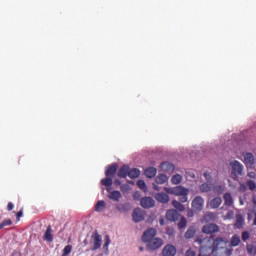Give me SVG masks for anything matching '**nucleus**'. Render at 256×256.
I'll list each match as a JSON object with an SVG mask.
<instances>
[{
  "label": "nucleus",
  "mask_w": 256,
  "mask_h": 256,
  "mask_svg": "<svg viewBox=\"0 0 256 256\" xmlns=\"http://www.w3.org/2000/svg\"><path fill=\"white\" fill-rule=\"evenodd\" d=\"M221 203H223L221 197H215L210 201L209 206L211 209H219V207H221Z\"/></svg>",
  "instance_id": "obj_21"
},
{
  "label": "nucleus",
  "mask_w": 256,
  "mask_h": 256,
  "mask_svg": "<svg viewBox=\"0 0 256 256\" xmlns=\"http://www.w3.org/2000/svg\"><path fill=\"white\" fill-rule=\"evenodd\" d=\"M185 227H187V218L186 217H182L180 219V221L178 222V228L185 229Z\"/></svg>",
  "instance_id": "obj_36"
},
{
  "label": "nucleus",
  "mask_w": 256,
  "mask_h": 256,
  "mask_svg": "<svg viewBox=\"0 0 256 256\" xmlns=\"http://www.w3.org/2000/svg\"><path fill=\"white\" fill-rule=\"evenodd\" d=\"M195 213L193 212V210L188 209L187 210V217H194Z\"/></svg>",
  "instance_id": "obj_45"
},
{
  "label": "nucleus",
  "mask_w": 256,
  "mask_h": 256,
  "mask_svg": "<svg viewBox=\"0 0 256 256\" xmlns=\"http://www.w3.org/2000/svg\"><path fill=\"white\" fill-rule=\"evenodd\" d=\"M244 163L246 167H252V165L255 163V156L253 153L244 154Z\"/></svg>",
  "instance_id": "obj_17"
},
{
  "label": "nucleus",
  "mask_w": 256,
  "mask_h": 256,
  "mask_svg": "<svg viewBox=\"0 0 256 256\" xmlns=\"http://www.w3.org/2000/svg\"><path fill=\"white\" fill-rule=\"evenodd\" d=\"M214 189H216V191H223V187L222 186H217L216 188H214Z\"/></svg>",
  "instance_id": "obj_50"
},
{
  "label": "nucleus",
  "mask_w": 256,
  "mask_h": 256,
  "mask_svg": "<svg viewBox=\"0 0 256 256\" xmlns=\"http://www.w3.org/2000/svg\"><path fill=\"white\" fill-rule=\"evenodd\" d=\"M91 238L93 241L91 251H97V249H101L102 238L99 235V232H97V230L92 234Z\"/></svg>",
  "instance_id": "obj_5"
},
{
  "label": "nucleus",
  "mask_w": 256,
  "mask_h": 256,
  "mask_svg": "<svg viewBox=\"0 0 256 256\" xmlns=\"http://www.w3.org/2000/svg\"><path fill=\"white\" fill-rule=\"evenodd\" d=\"M186 256H196L197 254L193 251V249H188L186 251Z\"/></svg>",
  "instance_id": "obj_43"
},
{
  "label": "nucleus",
  "mask_w": 256,
  "mask_h": 256,
  "mask_svg": "<svg viewBox=\"0 0 256 256\" xmlns=\"http://www.w3.org/2000/svg\"><path fill=\"white\" fill-rule=\"evenodd\" d=\"M213 247L216 251H219V249H225L227 247V239L218 237L213 242Z\"/></svg>",
  "instance_id": "obj_9"
},
{
  "label": "nucleus",
  "mask_w": 256,
  "mask_h": 256,
  "mask_svg": "<svg viewBox=\"0 0 256 256\" xmlns=\"http://www.w3.org/2000/svg\"><path fill=\"white\" fill-rule=\"evenodd\" d=\"M84 244L87 245V240H84Z\"/></svg>",
  "instance_id": "obj_56"
},
{
  "label": "nucleus",
  "mask_w": 256,
  "mask_h": 256,
  "mask_svg": "<svg viewBox=\"0 0 256 256\" xmlns=\"http://www.w3.org/2000/svg\"><path fill=\"white\" fill-rule=\"evenodd\" d=\"M172 206L174 208H176L177 211H180V212L185 211V206L183 204H181V202H179L177 200H173L172 201Z\"/></svg>",
  "instance_id": "obj_30"
},
{
  "label": "nucleus",
  "mask_w": 256,
  "mask_h": 256,
  "mask_svg": "<svg viewBox=\"0 0 256 256\" xmlns=\"http://www.w3.org/2000/svg\"><path fill=\"white\" fill-rule=\"evenodd\" d=\"M114 185H115L116 187H119V186L121 185V180L116 179V180L114 181Z\"/></svg>",
  "instance_id": "obj_47"
},
{
  "label": "nucleus",
  "mask_w": 256,
  "mask_h": 256,
  "mask_svg": "<svg viewBox=\"0 0 256 256\" xmlns=\"http://www.w3.org/2000/svg\"><path fill=\"white\" fill-rule=\"evenodd\" d=\"M231 167V177L234 179V181H237L239 179L240 175H243V164L239 161H232L230 162Z\"/></svg>",
  "instance_id": "obj_1"
},
{
  "label": "nucleus",
  "mask_w": 256,
  "mask_h": 256,
  "mask_svg": "<svg viewBox=\"0 0 256 256\" xmlns=\"http://www.w3.org/2000/svg\"><path fill=\"white\" fill-rule=\"evenodd\" d=\"M250 238H251V234L249 233V231L242 232V241L244 242L249 241Z\"/></svg>",
  "instance_id": "obj_38"
},
{
  "label": "nucleus",
  "mask_w": 256,
  "mask_h": 256,
  "mask_svg": "<svg viewBox=\"0 0 256 256\" xmlns=\"http://www.w3.org/2000/svg\"><path fill=\"white\" fill-rule=\"evenodd\" d=\"M144 175L148 177V179H153L155 175H157V168L155 167H148L144 170Z\"/></svg>",
  "instance_id": "obj_22"
},
{
  "label": "nucleus",
  "mask_w": 256,
  "mask_h": 256,
  "mask_svg": "<svg viewBox=\"0 0 256 256\" xmlns=\"http://www.w3.org/2000/svg\"><path fill=\"white\" fill-rule=\"evenodd\" d=\"M163 246V240L160 238H154L153 240H150V242L147 243V249L148 251H155Z\"/></svg>",
  "instance_id": "obj_6"
},
{
  "label": "nucleus",
  "mask_w": 256,
  "mask_h": 256,
  "mask_svg": "<svg viewBox=\"0 0 256 256\" xmlns=\"http://www.w3.org/2000/svg\"><path fill=\"white\" fill-rule=\"evenodd\" d=\"M239 245H241V237H239L237 234H234L230 240V247H239Z\"/></svg>",
  "instance_id": "obj_24"
},
{
  "label": "nucleus",
  "mask_w": 256,
  "mask_h": 256,
  "mask_svg": "<svg viewBox=\"0 0 256 256\" xmlns=\"http://www.w3.org/2000/svg\"><path fill=\"white\" fill-rule=\"evenodd\" d=\"M244 223H245V218H243V215L237 214L236 221L234 223V229H243Z\"/></svg>",
  "instance_id": "obj_19"
},
{
  "label": "nucleus",
  "mask_w": 256,
  "mask_h": 256,
  "mask_svg": "<svg viewBox=\"0 0 256 256\" xmlns=\"http://www.w3.org/2000/svg\"><path fill=\"white\" fill-rule=\"evenodd\" d=\"M189 194H182L181 196H179V201L180 203H187L188 201V196Z\"/></svg>",
  "instance_id": "obj_40"
},
{
  "label": "nucleus",
  "mask_w": 256,
  "mask_h": 256,
  "mask_svg": "<svg viewBox=\"0 0 256 256\" xmlns=\"http://www.w3.org/2000/svg\"><path fill=\"white\" fill-rule=\"evenodd\" d=\"M112 188H106L107 193H109L108 197L111 201L119 202L123 197L119 190L111 191Z\"/></svg>",
  "instance_id": "obj_10"
},
{
  "label": "nucleus",
  "mask_w": 256,
  "mask_h": 256,
  "mask_svg": "<svg viewBox=\"0 0 256 256\" xmlns=\"http://www.w3.org/2000/svg\"><path fill=\"white\" fill-rule=\"evenodd\" d=\"M140 205L144 209H151V207H155V200H153L151 197H143L140 200Z\"/></svg>",
  "instance_id": "obj_11"
},
{
  "label": "nucleus",
  "mask_w": 256,
  "mask_h": 256,
  "mask_svg": "<svg viewBox=\"0 0 256 256\" xmlns=\"http://www.w3.org/2000/svg\"><path fill=\"white\" fill-rule=\"evenodd\" d=\"M15 206L13 205V202H9L8 203V206H7V210L8 211H13V208H14Z\"/></svg>",
  "instance_id": "obj_44"
},
{
  "label": "nucleus",
  "mask_w": 256,
  "mask_h": 256,
  "mask_svg": "<svg viewBox=\"0 0 256 256\" xmlns=\"http://www.w3.org/2000/svg\"><path fill=\"white\" fill-rule=\"evenodd\" d=\"M204 177L208 183H211V173L205 172Z\"/></svg>",
  "instance_id": "obj_42"
},
{
  "label": "nucleus",
  "mask_w": 256,
  "mask_h": 256,
  "mask_svg": "<svg viewBox=\"0 0 256 256\" xmlns=\"http://www.w3.org/2000/svg\"><path fill=\"white\" fill-rule=\"evenodd\" d=\"M125 187H127V185H122L121 186V191H124Z\"/></svg>",
  "instance_id": "obj_54"
},
{
  "label": "nucleus",
  "mask_w": 256,
  "mask_h": 256,
  "mask_svg": "<svg viewBox=\"0 0 256 256\" xmlns=\"http://www.w3.org/2000/svg\"><path fill=\"white\" fill-rule=\"evenodd\" d=\"M252 203H253V205H256V196L252 197Z\"/></svg>",
  "instance_id": "obj_51"
},
{
  "label": "nucleus",
  "mask_w": 256,
  "mask_h": 256,
  "mask_svg": "<svg viewBox=\"0 0 256 256\" xmlns=\"http://www.w3.org/2000/svg\"><path fill=\"white\" fill-rule=\"evenodd\" d=\"M166 219L168 221H177V219H179V213L177 210L170 209L166 212Z\"/></svg>",
  "instance_id": "obj_18"
},
{
  "label": "nucleus",
  "mask_w": 256,
  "mask_h": 256,
  "mask_svg": "<svg viewBox=\"0 0 256 256\" xmlns=\"http://www.w3.org/2000/svg\"><path fill=\"white\" fill-rule=\"evenodd\" d=\"M201 193H209L210 191H213V184L211 183H203L199 187Z\"/></svg>",
  "instance_id": "obj_25"
},
{
  "label": "nucleus",
  "mask_w": 256,
  "mask_h": 256,
  "mask_svg": "<svg viewBox=\"0 0 256 256\" xmlns=\"http://www.w3.org/2000/svg\"><path fill=\"white\" fill-rule=\"evenodd\" d=\"M173 185H179V183H181V181H183V176H181L180 174H176L174 176H172L171 179Z\"/></svg>",
  "instance_id": "obj_32"
},
{
  "label": "nucleus",
  "mask_w": 256,
  "mask_h": 256,
  "mask_svg": "<svg viewBox=\"0 0 256 256\" xmlns=\"http://www.w3.org/2000/svg\"><path fill=\"white\" fill-rule=\"evenodd\" d=\"M132 219L135 221V223H140V221L145 219V211L141 210V208L134 209L132 213Z\"/></svg>",
  "instance_id": "obj_7"
},
{
  "label": "nucleus",
  "mask_w": 256,
  "mask_h": 256,
  "mask_svg": "<svg viewBox=\"0 0 256 256\" xmlns=\"http://www.w3.org/2000/svg\"><path fill=\"white\" fill-rule=\"evenodd\" d=\"M161 169L166 173H171V171H175V166L169 162H163L161 164Z\"/></svg>",
  "instance_id": "obj_23"
},
{
  "label": "nucleus",
  "mask_w": 256,
  "mask_h": 256,
  "mask_svg": "<svg viewBox=\"0 0 256 256\" xmlns=\"http://www.w3.org/2000/svg\"><path fill=\"white\" fill-rule=\"evenodd\" d=\"M223 199H224V205L226 207H233V196L231 195V193L229 192L224 193Z\"/></svg>",
  "instance_id": "obj_20"
},
{
  "label": "nucleus",
  "mask_w": 256,
  "mask_h": 256,
  "mask_svg": "<svg viewBox=\"0 0 256 256\" xmlns=\"http://www.w3.org/2000/svg\"><path fill=\"white\" fill-rule=\"evenodd\" d=\"M105 202L103 200H99L95 205V211L97 213H101L102 210L105 209Z\"/></svg>",
  "instance_id": "obj_31"
},
{
  "label": "nucleus",
  "mask_w": 256,
  "mask_h": 256,
  "mask_svg": "<svg viewBox=\"0 0 256 256\" xmlns=\"http://www.w3.org/2000/svg\"><path fill=\"white\" fill-rule=\"evenodd\" d=\"M43 240L47 243H53V228L49 225L44 233Z\"/></svg>",
  "instance_id": "obj_15"
},
{
  "label": "nucleus",
  "mask_w": 256,
  "mask_h": 256,
  "mask_svg": "<svg viewBox=\"0 0 256 256\" xmlns=\"http://www.w3.org/2000/svg\"><path fill=\"white\" fill-rule=\"evenodd\" d=\"M168 179H169V178H167V175H165V174H159V175L156 177L155 181H156V183H157L158 185H163V184L167 183Z\"/></svg>",
  "instance_id": "obj_27"
},
{
  "label": "nucleus",
  "mask_w": 256,
  "mask_h": 256,
  "mask_svg": "<svg viewBox=\"0 0 256 256\" xmlns=\"http://www.w3.org/2000/svg\"><path fill=\"white\" fill-rule=\"evenodd\" d=\"M9 225H13V221L11 219H6L0 223V231L1 229H5V227H9Z\"/></svg>",
  "instance_id": "obj_34"
},
{
  "label": "nucleus",
  "mask_w": 256,
  "mask_h": 256,
  "mask_svg": "<svg viewBox=\"0 0 256 256\" xmlns=\"http://www.w3.org/2000/svg\"><path fill=\"white\" fill-rule=\"evenodd\" d=\"M246 249H247V253H248L249 255H253V253H255V248H254L253 245H251V244H248V245L246 246Z\"/></svg>",
  "instance_id": "obj_39"
},
{
  "label": "nucleus",
  "mask_w": 256,
  "mask_h": 256,
  "mask_svg": "<svg viewBox=\"0 0 256 256\" xmlns=\"http://www.w3.org/2000/svg\"><path fill=\"white\" fill-rule=\"evenodd\" d=\"M117 169H119V165L117 163L107 166L105 171L106 177L113 178L115 176V173H117Z\"/></svg>",
  "instance_id": "obj_12"
},
{
  "label": "nucleus",
  "mask_w": 256,
  "mask_h": 256,
  "mask_svg": "<svg viewBox=\"0 0 256 256\" xmlns=\"http://www.w3.org/2000/svg\"><path fill=\"white\" fill-rule=\"evenodd\" d=\"M16 217L17 219L23 217V211L20 210L19 212H17Z\"/></svg>",
  "instance_id": "obj_48"
},
{
  "label": "nucleus",
  "mask_w": 256,
  "mask_h": 256,
  "mask_svg": "<svg viewBox=\"0 0 256 256\" xmlns=\"http://www.w3.org/2000/svg\"><path fill=\"white\" fill-rule=\"evenodd\" d=\"M160 225H165V220L162 218L159 220Z\"/></svg>",
  "instance_id": "obj_52"
},
{
  "label": "nucleus",
  "mask_w": 256,
  "mask_h": 256,
  "mask_svg": "<svg viewBox=\"0 0 256 256\" xmlns=\"http://www.w3.org/2000/svg\"><path fill=\"white\" fill-rule=\"evenodd\" d=\"M204 205H205V200L201 196H196L192 200V209L194 211H198V212L203 211V206Z\"/></svg>",
  "instance_id": "obj_3"
},
{
  "label": "nucleus",
  "mask_w": 256,
  "mask_h": 256,
  "mask_svg": "<svg viewBox=\"0 0 256 256\" xmlns=\"http://www.w3.org/2000/svg\"><path fill=\"white\" fill-rule=\"evenodd\" d=\"M101 184L104 185V187H107V189L111 188V185H113V178L107 177L101 180Z\"/></svg>",
  "instance_id": "obj_29"
},
{
  "label": "nucleus",
  "mask_w": 256,
  "mask_h": 256,
  "mask_svg": "<svg viewBox=\"0 0 256 256\" xmlns=\"http://www.w3.org/2000/svg\"><path fill=\"white\" fill-rule=\"evenodd\" d=\"M153 189L155 191H161V188L157 184H153Z\"/></svg>",
  "instance_id": "obj_49"
},
{
  "label": "nucleus",
  "mask_w": 256,
  "mask_h": 256,
  "mask_svg": "<svg viewBox=\"0 0 256 256\" xmlns=\"http://www.w3.org/2000/svg\"><path fill=\"white\" fill-rule=\"evenodd\" d=\"M139 175H141V171H139V169L137 168H133V169H129L128 170V177L130 179H137V177H139Z\"/></svg>",
  "instance_id": "obj_26"
},
{
  "label": "nucleus",
  "mask_w": 256,
  "mask_h": 256,
  "mask_svg": "<svg viewBox=\"0 0 256 256\" xmlns=\"http://www.w3.org/2000/svg\"><path fill=\"white\" fill-rule=\"evenodd\" d=\"M129 175V165H123L119 170H118V173H117V176L120 178V179H126Z\"/></svg>",
  "instance_id": "obj_16"
},
{
  "label": "nucleus",
  "mask_w": 256,
  "mask_h": 256,
  "mask_svg": "<svg viewBox=\"0 0 256 256\" xmlns=\"http://www.w3.org/2000/svg\"><path fill=\"white\" fill-rule=\"evenodd\" d=\"M241 189H245V185H241Z\"/></svg>",
  "instance_id": "obj_55"
},
{
  "label": "nucleus",
  "mask_w": 256,
  "mask_h": 256,
  "mask_svg": "<svg viewBox=\"0 0 256 256\" xmlns=\"http://www.w3.org/2000/svg\"><path fill=\"white\" fill-rule=\"evenodd\" d=\"M137 186L139 187V189H141L144 192H147V184L145 183L144 180H138L137 181Z\"/></svg>",
  "instance_id": "obj_35"
},
{
  "label": "nucleus",
  "mask_w": 256,
  "mask_h": 256,
  "mask_svg": "<svg viewBox=\"0 0 256 256\" xmlns=\"http://www.w3.org/2000/svg\"><path fill=\"white\" fill-rule=\"evenodd\" d=\"M177 253V248L173 245H166L162 250L163 256H175Z\"/></svg>",
  "instance_id": "obj_13"
},
{
  "label": "nucleus",
  "mask_w": 256,
  "mask_h": 256,
  "mask_svg": "<svg viewBox=\"0 0 256 256\" xmlns=\"http://www.w3.org/2000/svg\"><path fill=\"white\" fill-rule=\"evenodd\" d=\"M164 190L167 193H170L171 195H175L176 197H181V195H189V189L183 187V186H176L174 188H164Z\"/></svg>",
  "instance_id": "obj_2"
},
{
  "label": "nucleus",
  "mask_w": 256,
  "mask_h": 256,
  "mask_svg": "<svg viewBox=\"0 0 256 256\" xmlns=\"http://www.w3.org/2000/svg\"><path fill=\"white\" fill-rule=\"evenodd\" d=\"M157 235V230L155 228H149L147 231H145L142 235V241L143 243H149L153 239H155V236Z\"/></svg>",
  "instance_id": "obj_4"
},
{
  "label": "nucleus",
  "mask_w": 256,
  "mask_h": 256,
  "mask_svg": "<svg viewBox=\"0 0 256 256\" xmlns=\"http://www.w3.org/2000/svg\"><path fill=\"white\" fill-rule=\"evenodd\" d=\"M234 216L235 212H233V210H229L226 214L227 219H233Z\"/></svg>",
  "instance_id": "obj_41"
},
{
  "label": "nucleus",
  "mask_w": 256,
  "mask_h": 256,
  "mask_svg": "<svg viewBox=\"0 0 256 256\" xmlns=\"http://www.w3.org/2000/svg\"><path fill=\"white\" fill-rule=\"evenodd\" d=\"M155 199L158 203H162V205H167V203H169V195L164 192H158L155 194Z\"/></svg>",
  "instance_id": "obj_14"
},
{
  "label": "nucleus",
  "mask_w": 256,
  "mask_h": 256,
  "mask_svg": "<svg viewBox=\"0 0 256 256\" xmlns=\"http://www.w3.org/2000/svg\"><path fill=\"white\" fill-rule=\"evenodd\" d=\"M109 243H111V240L109 239V236H106V242L104 244V248L109 247Z\"/></svg>",
  "instance_id": "obj_46"
},
{
  "label": "nucleus",
  "mask_w": 256,
  "mask_h": 256,
  "mask_svg": "<svg viewBox=\"0 0 256 256\" xmlns=\"http://www.w3.org/2000/svg\"><path fill=\"white\" fill-rule=\"evenodd\" d=\"M139 249H140V251H143V247H140Z\"/></svg>",
  "instance_id": "obj_57"
},
{
  "label": "nucleus",
  "mask_w": 256,
  "mask_h": 256,
  "mask_svg": "<svg viewBox=\"0 0 256 256\" xmlns=\"http://www.w3.org/2000/svg\"><path fill=\"white\" fill-rule=\"evenodd\" d=\"M207 217H215V214L214 213H208Z\"/></svg>",
  "instance_id": "obj_53"
},
{
  "label": "nucleus",
  "mask_w": 256,
  "mask_h": 256,
  "mask_svg": "<svg viewBox=\"0 0 256 256\" xmlns=\"http://www.w3.org/2000/svg\"><path fill=\"white\" fill-rule=\"evenodd\" d=\"M246 185H247L248 189H250V191H255L256 190V183H255V181L248 180L246 182Z\"/></svg>",
  "instance_id": "obj_37"
},
{
  "label": "nucleus",
  "mask_w": 256,
  "mask_h": 256,
  "mask_svg": "<svg viewBox=\"0 0 256 256\" xmlns=\"http://www.w3.org/2000/svg\"><path fill=\"white\" fill-rule=\"evenodd\" d=\"M195 233H197V230H195L193 226H190L185 233V238L193 239V237H195Z\"/></svg>",
  "instance_id": "obj_28"
},
{
  "label": "nucleus",
  "mask_w": 256,
  "mask_h": 256,
  "mask_svg": "<svg viewBox=\"0 0 256 256\" xmlns=\"http://www.w3.org/2000/svg\"><path fill=\"white\" fill-rule=\"evenodd\" d=\"M202 231L206 233V235L219 233V226L217 224H206L203 226Z\"/></svg>",
  "instance_id": "obj_8"
},
{
  "label": "nucleus",
  "mask_w": 256,
  "mask_h": 256,
  "mask_svg": "<svg viewBox=\"0 0 256 256\" xmlns=\"http://www.w3.org/2000/svg\"><path fill=\"white\" fill-rule=\"evenodd\" d=\"M71 251H73V246L68 244L67 246L64 247L61 256H69L71 255Z\"/></svg>",
  "instance_id": "obj_33"
}]
</instances>
